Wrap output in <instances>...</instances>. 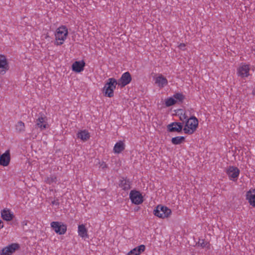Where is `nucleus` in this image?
I'll return each mask as SVG.
<instances>
[{
    "label": "nucleus",
    "mask_w": 255,
    "mask_h": 255,
    "mask_svg": "<svg viewBox=\"0 0 255 255\" xmlns=\"http://www.w3.org/2000/svg\"><path fill=\"white\" fill-rule=\"evenodd\" d=\"M198 126V119L195 117H192L189 119H187L183 130L186 134H192L196 130Z\"/></svg>",
    "instance_id": "nucleus-2"
},
{
    "label": "nucleus",
    "mask_w": 255,
    "mask_h": 255,
    "mask_svg": "<svg viewBox=\"0 0 255 255\" xmlns=\"http://www.w3.org/2000/svg\"><path fill=\"white\" fill-rule=\"evenodd\" d=\"M250 68L248 65H243L239 67L238 69V74L242 78L247 77L249 76V71Z\"/></svg>",
    "instance_id": "nucleus-11"
},
{
    "label": "nucleus",
    "mask_w": 255,
    "mask_h": 255,
    "mask_svg": "<svg viewBox=\"0 0 255 255\" xmlns=\"http://www.w3.org/2000/svg\"><path fill=\"white\" fill-rule=\"evenodd\" d=\"M183 128V125L181 123L173 122L167 126V128L170 132H181Z\"/></svg>",
    "instance_id": "nucleus-12"
},
{
    "label": "nucleus",
    "mask_w": 255,
    "mask_h": 255,
    "mask_svg": "<svg viewBox=\"0 0 255 255\" xmlns=\"http://www.w3.org/2000/svg\"><path fill=\"white\" fill-rule=\"evenodd\" d=\"M173 98L176 100V102L182 103L185 99V96L182 93H177L173 95Z\"/></svg>",
    "instance_id": "nucleus-27"
},
{
    "label": "nucleus",
    "mask_w": 255,
    "mask_h": 255,
    "mask_svg": "<svg viewBox=\"0 0 255 255\" xmlns=\"http://www.w3.org/2000/svg\"><path fill=\"white\" fill-rule=\"evenodd\" d=\"M145 247L143 245H140L131 250L128 253V255H139L145 251Z\"/></svg>",
    "instance_id": "nucleus-18"
},
{
    "label": "nucleus",
    "mask_w": 255,
    "mask_h": 255,
    "mask_svg": "<svg viewBox=\"0 0 255 255\" xmlns=\"http://www.w3.org/2000/svg\"><path fill=\"white\" fill-rule=\"evenodd\" d=\"M57 181V178L55 176L52 175L50 177H47L46 179V182L49 184H51L52 183H56Z\"/></svg>",
    "instance_id": "nucleus-29"
},
{
    "label": "nucleus",
    "mask_w": 255,
    "mask_h": 255,
    "mask_svg": "<svg viewBox=\"0 0 255 255\" xmlns=\"http://www.w3.org/2000/svg\"><path fill=\"white\" fill-rule=\"evenodd\" d=\"M176 103V100L173 98H169L166 100L165 105L166 107H170L174 105Z\"/></svg>",
    "instance_id": "nucleus-28"
},
{
    "label": "nucleus",
    "mask_w": 255,
    "mask_h": 255,
    "mask_svg": "<svg viewBox=\"0 0 255 255\" xmlns=\"http://www.w3.org/2000/svg\"><path fill=\"white\" fill-rule=\"evenodd\" d=\"M16 130L18 132L25 131V125L22 121H19L15 125Z\"/></svg>",
    "instance_id": "nucleus-24"
},
{
    "label": "nucleus",
    "mask_w": 255,
    "mask_h": 255,
    "mask_svg": "<svg viewBox=\"0 0 255 255\" xmlns=\"http://www.w3.org/2000/svg\"><path fill=\"white\" fill-rule=\"evenodd\" d=\"M125 149L124 143L120 141L116 143L114 147V151L115 153H120Z\"/></svg>",
    "instance_id": "nucleus-23"
},
{
    "label": "nucleus",
    "mask_w": 255,
    "mask_h": 255,
    "mask_svg": "<svg viewBox=\"0 0 255 255\" xmlns=\"http://www.w3.org/2000/svg\"><path fill=\"white\" fill-rule=\"evenodd\" d=\"M9 69V66L5 56L0 54V74H4Z\"/></svg>",
    "instance_id": "nucleus-9"
},
{
    "label": "nucleus",
    "mask_w": 255,
    "mask_h": 255,
    "mask_svg": "<svg viewBox=\"0 0 255 255\" xmlns=\"http://www.w3.org/2000/svg\"><path fill=\"white\" fill-rule=\"evenodd\" d=\"M85 63L84 61H76L72 64V70L76 72H80L84 70Z\"/></svg>",
    "instance_id": "nucleus-14"
},
{
    "label": "nucleus",
    "mask_w": 255,
    "mask_h": 255,
    "mask_svg": "<svg viewBox=\"0 0 255 255\" xmlns=\"http://www.w3.org/2000/svg\"><path fill=\"white\" fill-rule=\"evenodd\" d=\"M246 196L250 204L255 207V189L247 192Z\"/></svg>",
    "instance_id": "nucleus-17"
},
{
    "label": "nucleus",
    "mask_w": 255,
    "mask_h": 255,
    "mask_svg": "<svg viewBox=\"0 0 255 255\" xmlns=\"http://www.w3.org/2000/svg\"><path fill=\"white\" fill-rule=\"evenodd\" d=\"M117 84V81L115 78H109L103 88V92L105 93V96L110 98L113 97L114 90L116 89Z\"/></svg>",
    "instance_id": "nucleus-1"
},
{
    "label": "nucleus",
    "mask_w": 255,
    "mask_h": 255,
    "mask_svg": "<svg viewBox=\"0 0 255 255\" xmlns=\"http://www.w3.org/2000/svg\"><path fill=\"white\" fill-rule=\"evenodd\" d=\"M52 204L53 205H56L58 206V205H59V202H58V200H57H57H55L53 201L52 202Z\"/></svg>",
    "instance_id": "nucleus-32"
},
{
    "label": "nucleus",
    "mask_w": 255,
    "mask_h": 255,
    "mask_svg": "<svg viewBox=\"0 0 255 255\" xmlns=\"http://www.w3.org/2000/svg\"><path fill=\"white\" fill-rule=\"evenodd\" d=\"M129 198L132 203L138 205L143 202V197L139 191L131 190L129 194Z\"/></svg>",
    "instance_id": "nucleus-6"
},
{
    "label": "nucleus",
    "mask_w": 255,
    "mask_h": 255,
    "mask_svg": "<svg viewBox=\"0 0 255 255\" xmlns=\"http://www.w3.org/2000/svg\"><path fill=\"white\" fill-rule=\"evenodd\" d=\"M90 136L89 133L86 130H81L77 133V137L84 141L87 140Z\"/></svg>",
    "instance_id": "nucleus-22"
},
{
    "label": "nucleus",
    "mask_w": 255,
    "mask_h": 255,
    "mask_svg": "<svg viewBox=\"0 0 255 255\" xmlns=\"http://www.w3.org/2000/svg\"><path fill=\"white\" fill-rule=\"evenodd\" d=\"M184 140V136H176L172 138L171 142L173 144L176 145L182 143Z\"/></svg>",
    "instance_id": "nucleus-25"
},
{
    "label": "nucleus",
    "mask_w": 255,
    "mask_h": 255,
    "mask_svg": "<svg viewBox=\"0 0 255 255\" xmlns=\"http://www.w3.org/2000/svg\"><path fill=\"white\" fill-rule=\"evenodd\" d=\"M3 227V224L2 221L0 220V229H1Z\"/></svg>",
    "instance_id": "nucleus-33"
},
{
    "label": "nucleus",
    "mask_w": 255,
    "mask_h": 255,
    "mask_svg": "<svg viewBox=\"0 0 255 255\" xmlns=\"http://www.w3.org/2000/svg\"><path fill=\"white\" fill-rule=\"evenodd\" d=\"M1 216L3 220L6 221H11L14 217L13 214L8 209H3L2 210L1 212Z\"/></svg>",
    "instance_id": "nucleus-16"
},
{
    "label": "nucleus",
    "mask_w": 255,
    "mask_h": 255,
    "mask_svg": "<svg viewBox=\"0 0 255 255\" xmlns=\"http://www.w3.org/2000/svg\"><path fill=\"white\" fill-rule=\"evenodd\" d=\"M78 232L79 235L84 238H89L88 235V231L87 229L86 228L84 225L82 224L78 226Z\"/></svg>",
    "instance_id": "nucleus-19"
},
{
    "label": "nucleus",
    "mask_w": 255,
    "mask_h": 255,
    "mask_svg": "<svg viewBox=\"0 0 255 255\" xmlns=\"http://www.w3.org/2000/svg\"><path fill=\"white\" fill-rule=\"evenodd\" d=\"M171 213V211L170 209L160 205H158L154 210V215L160 218H167Z\"/></svg>",
    "instance_id": "nucleus-4"
},
{
    "label": "nucleus",
    "mask_w": 255,
    "mask_h": 255,
    "mask_svg": "<svg viewBox=\"0 0 255 255\" xmlns=\"http://www.w3.org/2000/svg\"><path fill=\"white\" fill-rule=\"evenodd\" d=\"M51 226L54 231L59 235L64 234L67 230V226L64 224L61 225L58 222H52Z\"/></svg>",
    "instance_id": "nucleus-7"
},
{
    "label": "nucleus",
    "mask_w": 255,
    "mask_h": 255,
    "mask_svg": "<svg viewBox=\"0 0 255 255\" xmlns=\"http://www.w3.org/2000/svg\"><path fill=\"white\" fill-rule=\"evenodd\" d=\"M68 33V29L65 26H62L57 28L55 33L56 40L55 44L57 45H62L66 39Z\"/></svg>",
    "instance_id": "nucleus-3"
},
{
    "label": "nucleus",
    "mask_w": 255,
    "mask_h": 255,
    "mask_svg": "<svg viewBox=\"0 0 255 255\" xmlns=\"http://www.w3.org/2000/svg\"><path fill=\"white\" fill-rule=\"evenodd\" d=\"M197 244L198 245V246H200L203 248H210L209 243L204 239H199V241Z\"/></svg>",
    "instance_id": "nucleus-26"
},
{
    "label": "nucleus",
    "mask_w": 255,
    "mask_h": 255,
    "mask_svg": "<svg viewBox=\"0 0 255 255\" xmlns=\"http://www.w3.org/2000/svg\"><path fill=\"white\" fill-rule=\"evenodd\" d=\"M187 119V116H186L185 115V114H183V115H181L180 116V120L181 121H184L185 120Z\"/></svg>",
    "instance_id": "nucleus-30"
},
{
    "label": "nucleus",
    "mask_w": 255,
    "mask_h": 255,
    "mask_svg": "<svg viewBox=\"0 0 255 255\" xmlns=\"http://www.w3.org/2000/svg\"><path fill=\"white\" fill-rule=\"evenodd\" d=\"M185 44L184 43H181L179 44V45L178 46L179 48L180 49H182V50H184V48L185 47Z\"/></svg>",
    "instance_id": "nucleus-31"
},
{
    "label": "nucleus",
    "mask_w": 255,
    "mask_h": 255,
    "mask_svg": "<svg viewBox=\"0 0 255 255\" xmlns=\"http://www.w3.org/2000/svg\"><path fill=\"white\" fill-rule=\"evenodd\" d=\"M130 185L131 182L127 178H125L122 177L120 180L119 186L124 190H128L130 189L131 188Z\"/></svg>",
    "instance_id": "nucleus-15"
},
{
    "label": "nucleus",
    "mask_w": 255,
    "mask_h": 255,
    "mask_svg": "<svg viewBox=\"0 0 255 255\" xmlns=\"http://www.w3.org/2000/svg\"><path fill=\"white\" fill-rule=\"evenodd\" d=\"M10 156L9 150H6L0 156V165L3 166H7L10 162Z\"/></svg>",
    "instance_id": "nucleus-13"
},
{
    "label": "nucleus",
    "mask_w": 255,
    "mask_h": 255,
    "mask_svg": "<svg viewBox=\"0 0 255 255\" xmlns=\"http://www.w3.org/2000/svg\"><path fill=\"white\" fill-rule=\"evenodd\" d=\"M36 128L38 127L40 128V130H42L44 129L47 128V125L46 124H44V118L43 117L38 118V119L36 120Z\"/></svg>",
    "instance_id": "nucleus-21"
},
{
    "label": "nucleus",
    "mask_w": 255,
    "mask_h": 255,
    "mask_svg": "<svg viewBox=\"0 0 255 255\" xmlns=\"http://www.w3.org/2000/svg\"><path fill=\"white\" fill-rule=\"evenodd\" d=\"M227 173L230 179L235 181L237 180L239 175L240 170L237 167L230 166L227 170Z\"/></svg>",
    "instance_id": "nucleus-10"
},
{
    "label": "nucleus",
    "mask_w": 255,
    "mask_h": 255,
    "mask_svg": "<svg viewBox=\"0 0 255 255\" xmlns=\"http://www.w3.org/2000/svg\"><path fill=\"white\" fill-rule=\"evenodd\" d=\"M131 76L129 72H126L123 74L121 77L119 79L118 84L122 87H124L128 84L131 81Z\"/></svg>",
    "instance_id": "nucleus-8"
},
{
    "label": "nucleus",
    "mask_w": 255,
    "mask_h": 255,
    "mask_svg": "<svg viewBox=\"0 0 255 255\" xmlns=\"http://www.w3.org/2000/svg\"><path fill=\"white\" fill-rule=\"evenodd\" d=\"M155 83L158 84V86L163 87L165 85L167 84L168 82L166 78L161 75L156 78Z\"/></svg>",
    "instance_id": "nucleus-20"
},
{
    "label": "nucleus",
    "mask_w": 255,
    "mask_h": 255,
    "mask_svg": "<svg viewBox=\"0 0 255 255\" xmlns=\"http://www.w3.org/2000/svg\"><path fill=\"white\" fill-rule=\"evenodd\" d=\"M19 248V245L16 243H13L3 248L0 252V255H11L15 251Z\"/></svg>",
    "instance_id": "nucleus-5"
}]
</instances>
